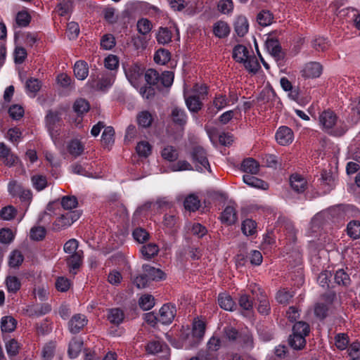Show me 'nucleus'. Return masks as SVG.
Returning <instances> with one entry per match:
<instances>
[{"label":"nucleus","mask_w":360,"mask_h":360,"mask_svg":"<svg viewBox=\"0 0 360 360\" xmlns=\"http://www.w3.org/2000/svg\"><path fill=\"white\" fill-rule=\"evenodd\" d=\"M189 155L193 163L196 167V170L202 172L203 169H206L209 172H212L207 159V152L202 146H195L192 147Z\"/></svg>","instance_id":"f257e3e1"},{"label":"nucleus","mask_w":360,"mask_h":360,"mask_svg":"<svg viewBox=\"0 0 360 360\" xmlns=\"http://www.w3.org/2000/svg\"><path fill=\"white\" fill-rule=\"evenodd\" d=\"M338 120V117L335 113L330 110L323 111L319 116V122L327 132L335 136H341L345 132V129H333Z\"/></svg>","instance_id":"f03ea898"},{"label":"nucleus","mask_w":360,"mask_h":360,"mask_svg":"<svg viewBox=\"0 0 360 360\" xmlns=\"http://www.w3.org/2000/svg\"><path fill=\"white\" fill-rule=\"evenodd\" d=\"M80 216L81 212L78 210L68 211L65 214H61L53 223V229L55 231L65 229L78 220Z\"/></svg>","instance_id":"7ed1b4c3"},{"label":"nucleus","mask_w":360,"mask_h":360,"mask_svg":"<svg viewBox=\"0 0 360 360\" xmlns=\"http://www.w3.org/2000/svg\"><path fill=\"white\" fill-rule=\"evenodd\" d=\"M115 75L112 73H103L101 77L97 80L91 76L88 82V84L91 89L96 91H105L114 83Z\"/></svg>","instance_id":"20e7f679"},{"label":"nucleus","mask_w":360,"mask_h":360,"mask_svg":"<svg viewBox=\"0 0 360 360\" xmlns=\"http://www.w3.org/2000/svg\"><path fill=\"white\" fill-rule=\"evenodd\" d=\"M45 121L51 138L56 139L60 134L58 128L61 122L60 113L58 111L49 110L45 117Z\"/></svg>","instance_id":"39448f33"},{"label":"nucleus","mask_w":360,"mask_h":360,"mask_svg":"<svg viewBox=\"0 0 360 360\" xmlns=\"http://www.w3.org/2000/svg\"><path fill=\"white\" fill-rule=\"evenodd\" d=\"M176 314V309L174 305L169 303L165 304L159 311V322L164 325H169L174 320Z\"/></svg>","instance_id":"423d86ee"},{"label":"nucleus","mask_w":360,"mask_h":360,"mask_svg":"<svg viewBox=\"0 0 360 360\" xmlns=\"http://www.w3.org/2000/svg\"><path fill=\"white\" fill-rule=\"evenodd\" d=\"M124 72L131 84L134 86L139 84V80L143 74V70L139 64L132 63L127 65V67H124Z\"/></svg>","instance_id":"0eeeda50"},{"label":"nucleus","mask_w":360,"mask_h":360,"mask_svg":"<svg viewBox=\"0 0 360 360\" xmlns=\"http://www.w3.org/2000/svg\"><path fill=\"white\" fill-rule=\"evenodd\" d=\"M88 320L85 315L77 314L72 316L68 322V328L71 333L77 334L87 324Z\"/></svg>","instance_id":"6e6552de"},{"label":"nucleus","mask_w":360,"mask_h":360,"mask_svg":"<svg viewBox=\"0 0 360 360\" xmlns=\"http://www.w3.org/2000/svg\"><path fill=\"white\" fill-rule=\"evenodd\" d=\"M220 220L222 224L231 226L238 221V214L236 209L233 205H228L221 213Z\"/></svg>","instance_id":"1a4fd4ad"},{"label":"nucleus","mask_w":360,"mask_h":360,"mask_svg":"<svg viewBox=\"0 0 360 360\" xmlns=\"http://www.w3.org/2000/svg\"><path fill=\"white\" fill-rule=\"evenodd\" d=\"M293 137L292 129L285 126L281 127L276 134V141L281 146L291 143L293 141Z\"/></svg>","instance_id":"9d476101"},{"label":"nucleus","mask_w":360,"mask_h":360,"mask_svg":"<svg viewBox=\"0 0 360 360\" xmlns=\"http://www.w3.org/2000/svg\"><path fill=\"white\" fill-rule=\"evenodd\" d=\"M322 70L323 67L319 63L310 62L305 65L302 75L307 78H316L321 75Z\"/></svg>","instance_id":"9b49d317"},{"label":"nucleus","mask_w":360,"mask_h":360,"mask_svg":"<svg viewBox=\"0 0 360 360\" xmlns=\"http://www.w3.org/2000/svg\"><path fill=\"white\" fill-rule=\"evenodd\" d=\"M142 270L148 278V281H160L166 278V274L161 269L152 266L150 264H143Z\"/></svg>","instance_id":"f8f14e48"},{"label":"nucleus","mask_w":360,"mask_h":360,"mask_svg":"<svg viewBox=\"0 0 360 360\" xmlns=\"http://www.w3.org/2000/svg\"><path fill=\"white\" fill-rule=\"evenodd\" d=\"M0 159L8 167H12L18 160L17 156L14 155L11 148L4 143H0Z\"/></svg>","instance_id":"ddd939ff"},{"label":"nucleus","mask_w":360,"mask_h":360,"mask_svg":"<svg viewBox=\"0 0 360 360\" xmlns=\"http://www.w3.org/2000/svg\"><path fill=\"white\" fill-rule=\"evenodd\" d=\"M266 47L269 53L278 60L283 58V53L279 41L276 39H268L266 41Z\"/></svg>","instance_id":"4468645a"},{"label":"nucleus","mask_w":360,"mask_h":360,"mask_svg":"<svg viewBox=\"0 0 360 360\" xmlns=\"http://www.w3.org/2000/svg\"><path fill=\"white\" fill-rule=\"evenodd\" d=\"M82 252L78 251V252L70 255L67 259L66 262L69 268L70 274H76L77 270L80 267L82 263Z\"/></svg>","instance_id":"2eb2a0df"},{"label":"nucleus","mask_w":360,"mask_h":360,"mask_svg":"<svg viewBox=\"0 0 360 360\" xmlns=\"http://www.w3.org/2000/svg\"><path fill=\"white\" fill-rule=\"evenodd\" d=\"M51 310V305L48 303H44L30 307L27 309V312L30 317H38L48 314Z\"/></svg>","instance_id":"dca6fc26"},{"label":"nucleus","mask_w":360,"mask_h":360,"mask_svg":"<svg viewBox=\"0 0 360 360\" xmlns=\"http://www.w3.org/2000/svg\"><path fill=\"white\" fill-rule=\"evenodd\" d=\"M241 170L248 174H257L259 170V164L252 158H246L242 162Z\"/></svg>","instance_id":"f3484780"},{"label":"nucleus","mask_w":360,"mask_h":360,"mask_svg":"<svg viewBox=\"0 0 360 360\" xmlns=\"http://www.w3.org/2000/svg\"><path fill=\"white\" fill-rule=\"evenodd\" d=\"M107 319L112 324L118 326L123 322L124 313L120 308L109 309L108 310Z\"/></svg>","instance_id":"a211bd4d"},{"label":"nucleus","mask_w":360,"mask_h":360,"mask_svg":"<svg viewBox=\"0 0 360 360\" xmlns=\"http://www.w3.org/2000/svg\"><path fill=\"white\" fill-rule=\"evenodd\" d=\"M187 108L191 112H198L202 109V103L201 98L196 94H191L185 97Z\"/></svg>","instance_id":"6ab92c4d"},{"label":"nucleus","mask_w":360,"mask_h":360,"mask_svg":"<svg viewBox=\"0 0 360 360\" xmlns=\"http://www.w3.org/2000/svg\"><path fill=\"white\" fill-rule=\"evenodd\" d=\"M254 174H244L243 176V181L248 186L257 188H262L266 190L268 188V184L257 177L253 176Z\"/></svg>","instance_id":"aec40b11"},{"label":"nucleus","mask_w":360,"mask_h":360,"mask_svg":"<svg viewBox=\"0 0 360 360\" xmlns=\"http://www.w3.org/2000/svg\"><path fill=\"white\" fill-rule=\"evenodd\" d=\"M249 24L248 19L243 15H239L234 22V30L238 37H244L248 32Z\"/></svg>","instance_id":"412c9836"},{"label":"nucleus","mask_w":360,"mask_h":360,"mask_svg":"<svg viewBox=\"0 0 360 360\" xmlns=\"http://www.w3.org/2000/svg\"><path fill=\"white\" fill-rule=\"evenodd\" d=\"M74 74L79 80L85 79L89 75V65L84 60H78L74 65Z\"/></svg>","instance_id":"4be33fe9"},{"label":"nucleus","mask_w":360,"mask_h":360,"mask_svg":"<svg viewBox=\"0 0 360 360\" xmlns=\"http://www.w3.org/2000/svg\"><path fill=\"white\" fill-rule=\"evenodd\" d=\"M173 122L180 127H184L187 123V115L184 109L175 107L171 112Z\"/></svg>","instance_id":"5701e85b"},{"label":"nucleus","mask_w":360,"mask_h":360,"mask_svg":"<svg viewBox=\"0 0 360 360\" xmlns=\"http://www.w3.org/2000/svg\"><path fill=\"white\" fill-rule=\"evenodd\" d=\"M218 303L220 307L226 311H233L236 307V303L231 296L227 293H219Z\"/></svg>","instance_id":"b1692460"},{"label":"nucleus","mask_w":360,"mask_h":360,"mask_svg":"<svg viewBox=\"0 0 360 360\" xmlns=\"http://www.w3.org/2000/svg\"><path fill=\"white\" fill-rule=\"evenodd\" d=\"M301 334H295L292 333L288 338V344L294 349L301 350L306 345V338Z\"/></svg>","instance_id":"393cba45"},{"label":"nucleus","mask_w":360,"mask_h":360,"mask_svg":"<svg viewBox=\"0 0 360 360\" xmlns=\"http://www.w3.org/2000/svg\"><path fill=\"white\" fill-rule=\"evenodd\" d=\"M290 186L297 193H303L307 188V181L298 174H293L290 176Z\"/></svg>","instance_id":"a878e982"},{"label":"nucleus","mask_w":360,"mask_h":360,"mask_svg":"<svg viewBox=\"0 0 360 360\" xmlns=\"http://www.w3.org/2000/svg\"><path fill=\"white\" fill-rule=\"evenodd\" d=\"M248 48L243 45H236L233 49V58L239 63H242L250 56Z\"/></svg>","instance_id":"bb28decb"},{"label":"nucleus","mask_w":360,"mask_h":360,"mask_svg":"<svg viewBox=\"0 0 360 360\" xmlns=\"http://www.w3.org/2000/svg\"><path fill=\"white\" fill-rule=\"evenodd\" d=\"M68 153L75 158L79 157L84 150V144L78 139L71 140L67 146Z\"/></svg>","instance_id":"cd10ccee"},{"label":"nucleus","mask_w":360,"mask_h":360,"mask_svg":"<svg viewBox=\"0 0 360 360\" xmlns=\"http://www.w3.org/2000/svg\"><path fill=\"white\" fill-rule=\"evenodd\" d=\"M141 253L145 259H150L156 256L159 252V248L155 243H148L141 248Z\"/></svg>","instance_id":"c85d7f7f"},{"label":"nucleus","mask_w":360,"mask_h":360,"mask_svg":"<svg viewBox=\"0 0 360 360\" xmlns=\"http://www.w3.org/2000/svg\"><path fill=\"white\" fill-rule=\"evenodd\" d=\"M237 343L243 347H253V337L252 333L248 330H241L239 333Z\"/></svg>","instance_id":"c756f323"},{"label":"nucleus","mask_w":360,"mask_h":360,"mask_svg":"<svg viewBox=\"0 0 360 360\" xmlns=\"http://www.w3.org/2000/svg\"><path fill=\"white\" fill-rule=\"evenodd\" d=\"M242 63L250 73L256 74L260 69V65L254 54L250 55Z\"/></svg>","instance_id":"7c9ffc66"},{"label":"nucleus","mask_w":360,"mask_h":360,"mask_svg":"<svg viewBox=\"0 0 360 360\" xmlns=\"http://www.w3.org/2000/svg\"><path fill=\"white\" fill-rule=\"evenodd\" d=\"M257 290L259 291V296L257 297V300L259 302L257 310L261 314L267 315L271 309L269 302L264 292L260 288H257Z\"/></svg>","instance_id":"2f4dec72"},{"label":"nucleus","mask_w":360,"mask_h":360,"mask_svg":"<svg viewBox=\"0 0 360 360\" xmlns=\"http://www.w3.org/2000/svg\"><path fill=\"white\" fill-rule=\"evenodd\" d=\"M17 321L11 316L2 317L1 320V330L2 333H11L16 328Z\"/></svg>","instance_id":"473e14b6"},{"label":"nucleus","mask_w":360,"mask_h":360,"mask_svg":"<svg viewBox=\"0 0 360 360\" xmlns=\"http://www.w3.org/2000/svg\"><path fill=\"white\" fill-rule=\"evenodd\" d=\"M138 124L143 128L150 127L153 121L152 114L147 110L140 112L136 117Z\"/></svg>","instance_id":"72a5a7b5"},{"label":"nucleus","mask_w":360,"mask_h":360,"mask_svg":"<svg viewBox=\"0 0 360 360\" xmlns=\"http://www.w3.org/2000/svg\"><path fill=\"white\" fill-rule=\"evenodd\" d=\"M161 155L169 162H174L179 158V152L174 146H167L162 150Z\"/></svg>","instance_id":"f704fd0d"},{"label":"nucleus","mask_w":360,"mask_h":360,"mask_svg":"<svg viewBox=\"0 0 360 360\" xmlns=\"http://www.w3.org/2000/svg\"><path fill=\"white\" fill-rule=\"evenodd\" d=\"M184 205L186 210L190 212H195L199 209L200 202L196 195L191 194L184 200Z\"/></svg>","instance_id":"c9c22d12"},{"label":"nucleus","mask_w":360,"mask_h":360,"mask_svg":"<svg viewBox=\"0 0 360 360\" xmlns=\"http://www.w3.org/2000/svg\"><path fill=\"white\" fill-rule=\"evenodd\" d=\"M213 32L215 36L219 38H224L229 34L230 28L226 22L218 21L214 25Z\"/></svg>","instance_id":"e433bc0d"},{"label":"nucleus","mask_w":360,"mask_h":360,"mask_svg":"<svg viewBox=\"0 0 360 360\" xmlns=\"http://www.w3.org/2000/svg\"><path fill=\"white\" fill-rule=\"evenodd\" d=\"M274 20L273 14L268 10L261 11L257 16V21L263 27L271 25Z\"/></svg>","instance_id":"4c0bfd02"},{"label":"nucleus","mask_w":360,"mask_h":360,"mask_svg":"<svg viewBox=\"0 0 360 360\" xmlns=\"http://www.w3.org/2000/svg\"><path fill=\"white\" fill-rule=\"evenodd\" d=\"M171 53L165 49H159L154 55V60L160 65H165L170 60Z\"/></svg>","instance_id":"58836bf2"},{"label":"nucleus","mask_w":360,"mask_h":360,"mask_svg":"<svg viewBox=\"0 0 360 360\" xmlns=\"http://www.w3.org/2000/svg\"><path fill=\"white\" fill-rule=\"evenodd\" d=\"M241 230L245 236H252L257 232V223L251 219H246L242 222Z\"/></svg>","instance_id":"ea45409f"},{"label":"nucleus","mask_w":360,"mask_h":360,"mask_svg":"<svg viewBox=\"0 0 360 360\" xmlns=\"http://www.w3.org/2000/svg\"><path fill=\"white\" fill-rule=\"evenodd\" d=\"M73 109L78 115H82L89 110L90 105L86 99L79 98L74 103Z\"/></svg>","instance_id":"a19ab883"},{"label":"nucleus","mask_w":360,"mask_h":360,"mask_svg":"<svg viewBox=\"0 0 360 360\" xmlns=\"http://www.w3.org/2000/svg\"><path fill=\"white\" fill-rule=\"evenodd\" d=\"M172 34L167 27H160L156 35L157 41L159 44H166L171 41Z\"/></svg>","instance_id":"79ce46f5"},{"label":"nucleus","mask_w":360,"mask_h":360,"mask_svg":"<svg viewBox=\"0 0 360 360\" xmlns=\"http://www.w3.org/2000/svg\"><path fill=\"white\" fill-rule=\"evenodd\" d=\"M60 205L65 210L72 211L78 205L77 198L74 195H65L60 200Z\"/></svg>","instance_id":"37998d69"},{"label":"nucleus","mask_w":360,"mask_h":360,"mask_svg":"<svg viewBox=\"0 0 360 360\" xmlns=\"http://www.w3.org/2000/svg\"><path fill=\"white\" fill-rule=\"evenodd\" d=\"M347 232L348 236L353 238L357 239L360 238V221L356 220L351 221L347 226Z\"/></svg>","instance_id":"c03bdc74"},{"label":"nucleus","mask_w":360,"mask_h":360,"mask_svg":"<svg viewBox=\"0 0 360 360\" xmlns=\"http://www.w3.org/2000/svg\"><path fill=\"white\" fill-rule=\"evenodd\" d=\"M167 345L159 340L150 341L146 346V352L150 354H155L163 351V347Z\"/></svg>","instance_id":"a18cd8bd"},{"label":"nucleus","mask_w":360,"mask_h":360,"mask_svg":"<svg viewBox=\"0 0 360 360\" xmlns=\"http://www.w3.org/2000/svg\"><path fill=\"white\" fill-rule=\"evenodd\" d=\"M23 260L24 256L22 252L18 250H15L11 252L9 256L8 264L11 267L16 268L21 265Z\"/></svg>","instance_id":"49530a36"},{"label":"nucleus","mask_w":360,"mask_h":360,"mask_svg":"<svg viewBox=\"0 0 360 360\" xmlns=\"http://www.w3.org/2000/svg\"><path fill=\"white\" fill-rule=\"evenodd\" d=\"M136 150L140 157L147 158L151 154L152 146L146 141H142L138 143Z\"/></svg>","instance_id":"de8ad7c7"},{"label":"nucleus","mask_w":360,"mask_h":360,"mask_svg":"<svg viewBox=\"0 0 360 360\" xmlns=\"http://www.w3.org/2000/svg\"><path fill=\"white\" fill-rule=\"evenodd\" d=\"M334 279L338 285L342 286L349 285L351 281L349 275L343 269H339L335 272Z\"/></svg>","instance_id":"09e8293b"},{"label":"nucleus","mask_w":360,"mask_h":360,"mask_svg":"<svg viewBox=\"0 0 360 360\" xmlns=\"http://www.w3.org/2000/svg\"><path fill=\"white\" fill-rule=\"evenodd\" d=\"M310 332L309 325L305 321H297L292 326V333L308 336Z\"/></svg>","instance_id":"8fccbe9b"},{"label":"nucleus","mask_w":360,"mask_h":360,"mask_svg":"<svg viewBox=\"0 0 360 360\" xmlns=\"http://www.w3.org/2000/svg\"><path fill=\"white\" fill-rule=\"evenodd\" d=\"M83 342L79 340H72L69 344L68 354L70 358L73 359L79 354Z\"/></svg>","instance_id":"3c124183"},{"label":"nucleus","mask_w":360,"mask_h":360,"mask_svg":"<svg viewBox=\"0 0 360 360\" xmlns=\"http://www.w3.org/2000/svg\"><path fill=\"white\" fill-rule=\"evenodd\" d=\"M139 304L143 310H149L155 305V299L151 295H143L140 297Z\"/></svg>","instance_id":"603ef678"},{"label":"nucleus","mask_w":360,"mask_h":360,"mask_svg":"<svg viewBox=\"0 0 360 360\" xmlns=\"http://www.w3.org/2000/svg\"><path fill=\"white\" fill-rule=\"evenodd\" d=\"M6 284L8 291L15 293L20 290L21 283L16 276H8L6 279Z\"/></svg>","instance_id":"864d4df0"},{"label":"nucleus","mask_w":360,"mask_h":360,"mask_svg":"<svg viewBox=\"0 0 360 360\" xmlns=\"http://www.w3.org/2000/svg\"><path fill=\"white\" fill-rule=\"evenodd\" d=\"M115 130L112 127H107L101 136V141L105 146L112 145L114 143Z\"/></svg>","instance_id":"5fc2aeb1"},{"label":"nucleus","mask_w":360,"mask_h":360,"mask_svg":"<svg viewBox=\"0 0 360 360\" xmlns=\"http://www.w3.org/2000/svg\"><path fill=\"white\" fill-rule=\"evenodd\" d=\"M137 30L142 35H146L152 29L151 22L146 18H141L137 22Z\"/></svg>","instance_id":"6e6d98bb"},{"label":"nucleus","mask_w":360,"mask_h":360,"mask_svg":"<svg viewBox=\"0 0 360 360\" xmlns=\"http://www.w3.org/2000/svg\"><path fill=\"white\" fill-rule=\"evenodd\" d=\"M33 186L37 191H42L47 186V179L43 175H34L31 178Z\"/></svg>","instance_id":"4d7b16f0"},{"label":"nucleus","mask_w":360,"mask_h":360,"mask_svg":"<svg viewBox=\"0 0 360 360\" xmlns=\"http://www.w3.org/2000/svg\"><path fill=\"white\" fill-rule=\"evenodd\" d=\"M159 72L154 69H148L145 73V79L150 85H159Z\"/></svg>","instance_id":"13d9d810"},{"label":"nucleus","mask_w":360,"mask_h":360,"mask_svg":"<svg viewBox=\"0 0 360 360\" xmlns=\"http://www.w3.org/2000/svg\"><path fill=\"white\" fill-rule=\"evenodd\" d=\"M46 231L44 226H34L30 230V238L34 240H41L46 236Z\"/></svg>","instance_id":"bf43d9fd"},{"label":"nucleus","mask_w":360,"mask_h":360,"mask_svg":"<svg viewBox=\"0 0 360 360\" xmlns=\"http://www.w3.org/2000/svg\"><path fill=\"white\" fill-rule=\"evenodd\" d=\"M239 333L235 328L231 326H226L224 328V335L226 340L230 342L237 343Z\"/></svg>","instance_id":"052dcab7"},{"label":"nucleus","mask_w":360,"mask_h":360,"mask_svg":"<svg viewBox=\"0 0 360 360\" xmlns=\"http://www.w3.org/2000/svg\"><path fill=\"white\" fill-rule=\"evenodd\" d=\"M174 81V74L171 71H164L160 75L159 85L165 87L170 86Z\"/></svg>","instance_id":"680f3d73"},{"label":"nucleus","mask_w":360,"mask_h":360,"mask_svg":"<svg viewBox=\"0 0 360 360\" xmlns=\"http://www.w3.org/2000/svg\"><path fill=\"white\" fill-rule=\"evenodd\" d=\"M205 325L202 321H198L194 323L192 330V335L194 338H197L198 340H201L205 335Z\"/></svg>","instance_id":"e2e57ef3"},{"label":"nucleus","mask_w":360,"mask_h":360,"mask_svg":"<svg viewBox=\"0 0 360 360\" xmlns=\"http://www.w3.org/2000/svg\"><path fill=\"white\" fill-rule=\"evenodd\" d=\"M101 46L105 50H110L115 46V39L112 34H107L102 37Z\"/></svg>","instance_id":"0e129e2a"},{"label":"nucleus","mask_w":360,"mask_h":360,"mask_svg":"<svg viewBox=\"0 0 360 360\" xmlns=\"http://www.w3.org/2000/svg\"><path fill=\"white\" fill-rule=\"evenodd\" d=\"M6 349L9 356H15L19 352L20 345L15 339H11L6 342Z\"/></svg>","instance_id":"69168bd1"},{"label":"nucleus","mask_w":360,"mask_h":360,"mask_svg":"<svg viewBox=\"0 0 360 360\" xmlns=\"http://www.w3.org/2000/svg\"><path fill=\"white\" fill-rule=\"evenodd\" d=\"M335 341L337 348L340 350H344L349 344V338L345 333H338L335 337Z\"/></svg>","instance_id":"338daca9"},{"label":"nucleus","mask_w":360,"mask_h":360,"mask_svg":"<svg viewBox=\"0 0 360 360\" xmlns=\"http://www.w3.org/2000/svg\"><path fill=\"white\" fill-rule=\"evenodd\" d=\"M8 114L12 119L18 120L24 115V109L21 105L15 104L9 108Z\"/></svg>","instance_id":"774afa93"}]
</instances>
